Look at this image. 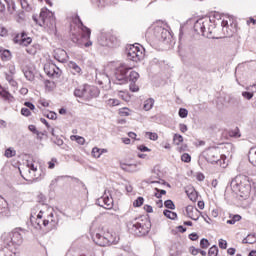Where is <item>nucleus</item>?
<instances>
[{
  "label": "nucleus",
  "mask_w": 256,
  "mask_h": 256,
  "mask_svg": "<svg viewBox=\"0 0 256 256\" xmlns=\"http://www.w3.org/2000/svg\"><path fill=\"white\" fill-rule=\"evenodd\" d=\"M127 228L135 237H145L151 231V220L145 216L136 217L127 222Z\"/></svg>",
  "instance_id": "nucleus-1"
},
{
  "label": "nucleus",
  "mask_w": 256,
  "mask_h": 256,
  "mask_svg": "<svg viewBox=\"0 0 256 256\" xmlns=\"http://www.w3.org/2000/svg\"><path fill=\"white\" fill-rule=\"evenodd\" d=\"M230 187L234 193H240V197H249L251 193V180L243 174L237 175L230 182Z\"/></svg>",
  "instance_id": "nucleus-2"
},
{
  "label": "nucleus",
  "mask_w": 256,
  "mask_h": 256,
  "mask_svg": "<svg viewBox=\"0 0 256 256\" xmlns=\"http://www.w3.org/2000/svg\"><path fill=\"white\" fill-rule=\"evenodd\" d=\"M194 31L197 35L206 37L207 39H221L215 36V26L211 24L210 18H200L194 23Z\"/></svg>",
  "instance_id": "nucleus-3"
},
{
  "label": "nucleus",
  "mask_w": 256,
  "mask_h": 256,
  "mask_svg": "<svg viewBox=\"0 0 256 256\" xmlns=\"http://www.w3.org/2000/svg\"><path fill=\"white\" fill-rule=\"evenodd\" d=\"M2 239L4 241V247L9 251L17 253V249L23 245V235H21L17 230L4 234Z\"/></svg>",
  "instance_id": "nucleus-4"
},
{
  "label": "nucleus",
  "mask_w": 256,
  "mask_h": 256,
  "mask_svg": "<svg viewBox=\"0 0 256 256\" xmlns=\"http://www.w3.org/2000/svg\"><path fill=\"white\" fill-rule=\"evenodd\" d=\"M40 27H47L51 33H57V21L55 13L49 11L47 8H43L39 15Z\"/></svg>",
  "instance_id": "nucleus-5"
},
{
  "label": "nucleus",
  "mask_w": 256,
  "mask_h": 256,
  "mask_svg": "<svg viewBox=\"0 0 256 256\" xmlns=\"http://www.w3.org/2000/svg\"><path fill=\"white\" fill-rule=\"evenodd\" d=\"M99 88L97 86H91L89 84H84L74 90V95L83 99L84 101H91L99 96Z\"/></svg>",
  "instance_id": "nucleus-6"
},
{
  "label": "nucleus",
  "mask_w": 256,
  "mask_h": 256,
  "mask_svg": "<svg viewBox=\"0 0 256 256\" xmlns=\"http://www.w3.org/2000/svg\"><path fill=\"white\" fill-rule=\"evenodd\" d=\"M93 241L99 247H107L109 245H115L119 243V237L114 232H104L103 235L101 233H96L93 236Z\"/></svg>",
  "instance_id": "nucleus-7"
},
{
  "label": "nucleus",
  "mask_w": 256,
  "mask_h": 256,
  "mask_svg": "<svg viewBox=\"0 0 256 256\" xmlns=\"http://www.w3.org/2000/svg\"><path fill=\"white\" fill-rule=\"evenodd\" d=\"M204 159L207 163H216L217 165L222 166L225 163V156L219 153L217 148H208L202 153Z\"/></svg>",
  "instance_id": "nucleus-8"
},
{
  "label": "nucleus",
  "mask_w": 256,
  "mask_h": 256,
  "mask_svg": "<svg viewBox=\"0 0 256 256\" xmlns=\"http://www.w3.org/2000/svg\"><path fill=\"white\" fill-rule=\"evenodd\" d=\"M131 71V67L126 64H120L115 70V85H125V83H129V77L127 73Z\"/></svg>",
  "instance_id": "nucleus-9"
},
{
  "label": "nucleus",
  "mask_w": 256,
  "mask_h": 256,
  "mask_svg": "<svg viewBox=\"0 0 256 256\" xmlns=\"http://www.w3.org/2000/svg\"><path fill=\"white\" fill-rule=\"evenodd\" d=\"M98 43L102 47H118L119 39L111 32H105L100 35Z\"/></svg>",
  "instance_id": "nucleus-10"
},
{
  "label": "nucleus",
  "mask_w": 256,
  "mask_h": 256,
  "mask_svg": "<svg viewBox=\"0 0 256 256\" xmlns=\"http://www.w3.org/2000/svg\"><path fill=\"white\" fill-rule=\"evenodd\" d=\"M222 32L224 37H233L235 33H237V23L233 21L231 18H227L226 20H222Z\"/></svg>",
  "instance_id": "nucleus-11"
},
{
  "label": "nucleus",
  "mask_w": 256,
  "mask_h": 256,
  "mask_svg": "<svg viewBox=\"0 0 256 256\" xmlns=\"http://www.w3.org/2000/svg\"><path fill=\"white\" fill-rule=\"evenodd\" d=\"M76 19L80 25V29L82 31L81 34V39H84L85 41H87L86 43H84V47H91V45H93V42L89 39H91V29L88 28L87 26L83 25V21L81 20V18L79 17V15L76 16Z\"/></svg>",
  "instance_id": "nucleus-12"
},
{
  "label": "nucleus",
  "mask_w": 256,
  "mask_h": 256,
  "mask_svg": "<svg viewBox=\"0 0 256 256\" xmlns=\"http://www.w3.org/2000/svg\"><path fill=\"white\" fill-rule=\"evenodd\" d=\"M142 58H143V52H141L139 47L132 45L127 50V59H129V61H134V63H137Z\"/></svg>",
  "instance_id": "nucleus-13"
},
{
  "label": "nucleus",
  "mask_w": 256,
  "mask_h": 256,
  "mask_svg": "<svg viewBox=\"0 0 256 256\" xmlns=\"http://www.w3.org/2000/svg\"><path fill=\"white\" fill-rule=\"evenodd\" d=\"M154 36L158 41H167L171 37V32L164 27L156 26L154 28Z\"/></svg>",
  "instance_id": "nucleus-14"
},
{
  "label": "nucleus",
  "mask_w": 256,
  "mask_h": 256,
  "mask_svg": "<svg viewBox=\"0 0 256 256\" xmlns=\"http://www.w3.org/2000/svg\"><path fill=\"white\" fill-rule=\"evenodd\" d=\"M186 215L192 221H199V216L202 215V212L197 208H193V206L189 205L186 207Z\"/></svg>",
  "instance_id": "nucleus-15"
},
{
  "label": "nucleus",
  "mask_w": 256,
  "mask_h": 256,
  "mask_svg": "<svg viewBox=\"0 0 256 256\" xmlns=\"http://www.w3.org/2000/svg\"><path fill=\"white\" fill-rule=\"evenodd\" d=\"M7 211H8L7 200H5V198L0 196V215H5Z\"/></svg>",
  "instance_id": "nucleus-16"
},
{
  "label": "nucleus",
  "mask_w": 256,
  "mask_h": 256,
  "mask_svg": "<svg viewBox=\"0 0 256 256\" xmlns=\"http://www.w3.org/2000/svg\"><path fill=\"white\" fill-rule=\"evenodd\" d=\"M122 169L128 173H135V171H138L137 164H122Z\"/></svg>",
  "instance_id": "nucleus-17"
},
{
  "label": "nucleus",
  "mask_w": 256,
  "mask_h": 256,
  "mask_svg": "<svg viewBox=\"0 0 256 256\" xmlns=\"http://www.w3.org/2000/svg\"><path fill=\"white\" fill-rule=\"evenodd\" d=\"M0 57L2 61H10L11 59V51L7 49H0Z\"/></svg>",
  "instance_id": "nucleus-18"
},
{
  "label": "nucleus",
  "mask_w": 256,
  "mask_h": 256,
  "mask_svg": "<svg viewBox=\"0 0 256 256\" xmlns=\"http://www.w3.org/2000/svg\"><path fill=\"white\" fill-rule=\"evenodd\" d=\"M69 67L72 69V73L74 75H81V67H79V65H77V63L71 61L69 62Z\"/></svg>",
  "instance_id": "nucleus-19"
},
{
  "label": "nucleus",
  "mask_w": 256,
  "mask_h": 256,
  "mask_svg": "<svg viewBox=\"0 0 256 256\" xmlns=\"http://www.w3.org/2000/svg\"><path fill=\"white\" fill-rule=\"evenodd\" d=\"M24 77L27 79V81H33L35 79V74L33 73V70L31 68H26L23 70Z\"/></svg>",
  "instance_id": "nucleus-20"
},
{
  "label": "nucleus",
  "mask_w": 256,
  "mask_h": 256,
  "mask_svg": "<svg viewBox=\"0 0 256 256\" xmlns=\"http://www.w3.org/2000/svg\"><path fill=\"white\" fill-rule=\"evenodd\" d=\"M153 105H155V100L153 98H149L144 102V111H151L153 109Z\"/></svg>",
  "instance_id": "nucleus-21"
},
{
  "label": "nucleus",
  "mask_w": 256,
  "mask_h": 256,
  "mask_svg": "<svg viewBox=\"0 0 256 256\" xmlns=\"http://www.w3.org/2000/svg\"><path fill=\"white\" fill-rule=\"evenodd\" d=\"M242 243L253 245V243H256V235L255 234H248L246 238L242 240Z\"/></svg>",
  "instance_id": "nucleus-22"
},
{
  "label": "nucleus",
  "mask_w": 256,
  "mask_h": 256,
  "mask_svg": "<svg viewBox=\"0 0 256 256\" xmlns=\"http://www.w3.org/2000/svg\"><path fill=\"white\" fill-rule=\"evenodd\" d=\"M102 199H104L105 209L113 208V198H109V196L105 195V196H102Z\"/></svg>",
  "instance_id": "nucleus-23"
},
{
  "label": "nucleus",
  "mask_w": 256,
  "mask_h": 256,
  "mask_svg": "<svg viewBox=\"0 0 256 256\" xmlns=\"http://www.w3.org/2000/svg\"><path fill=\"white\" fill-rule=\"evenodd\" d=\"M163 215H165L167 219H171V221H176L177 219V212H173L171 210H164Z\"/></svg>",
  "instance_id": "nucleus-24"
},
{
  "label": "nucleus",
  "mask_w": 256,
  "mask_h": 256,
  "mask_svg": "<svg viewBox=\"0 0 256 256\" xmlns=\"http://www.w3.org/2000/svg\"><path fill=\"white\" fill-rule=\"evenodd\" d=\"M30 221H31V224L33 225V227H35V229H41V225H43V220L35 219V217H33V215H31Z\"/></svg>",
  "instance_id": "nucleus-25"
},
{
  "label": "nucleus",
  "mask_w": 256,
  "mask_h": 256,
  "mask_svg": "<svg viewBox=\"0 0 256 256\" xmlns=\"http://www.w3.org/2000/svg\"><path fill=\"white\" fill-rule=\"evenodd\" d=\"M248 159L251 165H254L256 167V155H255V149H250L248 153Z\"/></svg>",
  "instance_id": "nucleus-26"
},
{
  "label": "nucleus",
  "mask_w": 256,
  "mask_h": 256,
  "mask_svg": "<svg viewBox=\"0 0 256 256\" xmlns=\"http://www.w3.org/2000/svg\"><path fill=\"white\" fill-rule=\"evenodd\" d=\"M138 80H139V74L135 71H131L128 76V81H130V83H137Z\"/></svg>",
  "instance_id": "nucleus-27"
},
{
  "label": "nucleus",
  "mask_w": 256,
  "mask_h": 256,
  "mask_svg": "<svg viewBox=\"0 0 256 256\" xmlns=\"http://www.w3.org/2000/svg\"><path fill=\"white\" fill-rule=\"evenodd\" d=\"M4 155L7 157V159H11V157H15L17 155V151H15L13 148H8L6 149Z\"/></svg>",
  "instance_id": "nucleus-28"
},
{
  "label": "nucleus",
  "mask_w": 256,
  "mask_h": 256,
  "mask_svg": "<svg viewBox=\"0 0 256 256\" xmlns=\"http://www.w3.org/2000/svg\"><path fill=\"white\" fill-rule=\"evenodd\" d=\"M208 255L209 256L219 255V248L217 247V245H213L212 247L209 248Z\"/></svg>",
  "instance_id": "nucleus-29"
},
{
  "label": "nucleus",
  "mask_w": 256,
  "mask_h": 256,
  "mask_svg": "<svg viewBox=\"0 0 256 256\" xmlns=\"http://www.w3.org/2000/svg\"><path fill=\"white\" fill-rule=\"evenodd\" d=\"M8 11L13 14L15 11V2L13 0H5Z\"/></svg>",
  "instance_id": "nucleus-30"
},
{
  "label": "nucleus",
  "mask_w": 256,
  "mask_h": 256,
  "mask_svg": "<svg viewBox=\"0 0 256 256\" xmlns=\"http://www.w3.org/2000/svg\"><path fill=\"white\" fill-rule=\"evenodd\" d=\"M229 136L234 137L235 139H239V137H241V132H239V128L236 127L234 130H230Z\"/></svg>",
  "instance_id": "nucleus-31"
},
{
  "label": "nucleus",
  "mask_w": 256,
  "mask_h": 256,
  "mask_svg": "<svg viewBox=\"0 0 256 256\" xmlns=\"http://www.w3.org/2000/svg\"><path fill=\"white\" fill-rule=\"evenodd\" d=\"M237 221H241V215L236 214L234 215L230 220H227V224L228 225H235V223H237Z\"/></svg>",
  "instance_id": "nucleus-32"
},
{
  "label": "nucleus",
  "mask_w": 256,
  "mask_h": 256,
  "mask_svg": "<svg viewBox=\"0 0 256 256\" xmlns=\"http://www.w3.org/2000/svg\"><path fill=\"white\" fill-rule=\"evenodd\" d=\"M17 255V252L11 251L6 248V250H0V256H15Z\"/></svg>",
  "instance_id": "nucleus-33"
},
{
  "label": "nucleus",
  "mask_w": 256,
  "mask_h": 256,
  "mask_svg": "<svg viewBox=\"0 0 256 256\" xmlns=\"http://www.w3.org/2000/svg\"><path fill=\"white\" fill-rule=\"evenodd\" d=\"M146 137H148L150 141H157L159 139V135L155 132H146Z\"/></svg>",
  "instance_id": "nucleus-34"
},
{
  "label": "nucleus",
  "mask_w": 256,
  "mask_h": 256,
  "mask_svg": "<svg viewBox=\"0 0 256 256\" xmlns=\"http://www.w3.org/2000/svg\"><path fill=\"white\" fill-rule=\"evenodd\" d=\"M21 7L22 9H24L25 11H31V5L29 4V2L27 0H21L20 1Z\"/></svg>",
  "instance_id": "nucleus-35"
},
{
  "label": "nucleus",
  "mask_w": 256,
  "mask_h": 256,
  "mask_svg": "<svg viewBox=\"0 0 256 256\" xmlns=\"http://www.w3.org/2000/svg\"><path fill=\"white\" fill-rule=\"evenodd\" d=\"M143 203H145V198L139 196L136 200H134L133 206L134 207H141V205H143Z\"/></svg>",
  "instance_id": "nucleus-36"
},
{
  "label": "nucleus",
  "mask_w": 256,
  "mask_h": 256,
  "mask_svg": "<svg viewBox=\"0 0 256 256\" xmlns=\"http://www.w3.org/2000/svg\"><path fill=\"white\" fill-rule=\"evenodd\" d=\"M209 245H211V243H209V240L207 238H202L200 240L201 249H208Z\"/></svg>",
  "instance_id": "nucleus-37"
},
{
  "label": "nucleus",
  "mask_w": 256,
  "mask_h": 256,
  "mask_svg": "<svg viewBox=\"0 0 256 256\" xmlns=\"http://www.w3.org/2000/svg\"><path fill=\"white\" fill-rule=\"evenodd\" d=\"M173 141L176 145L183 143V136L181 134H174Z\"/></svg>",
  "instance_id": "nucleus-38"
},
{
  "label": "nucleus",
  "mask_w": 256,
  "mask_h": 256,
  "mask_svg": "<svg viewBox=\"0 0 256 256\" xmlns=\"http://www.w3.org/2000/svg\"><path fill=\"white\" fill-rule=\"evenodd\" d=\"M102 153H103V151H102L101 149L97 148V147H94V148L92 149V155H93V157H95L96 159H99V157H101Z\"/></svg>",
  "instance_id": "nucleus-39"
},
{
  "label": "nucleus",
  "mask_w": 256,
  "mask_h": 256,
  "mask_svg": "<svg viewBox=\"0 0 256 256\" xmlns=\"http://www.w3.org/2000/svg\"><path fill=\"white\" fill-rule=\"evenodd\" d=\"M178 115L179 117H181V119H185L187 118V115H189V111L186 108H180L178 111Z\"/></svg>",
  "instance_id": "nucleus-40"
},
{
  "label": "nucleus",
  "mask_w": 256,
  "mask_h": 256,
  "mask_svg": "<svg viewBox=\"0 0 256 256\" xmlns=\"http://www.w3.org/2000/svg\"><path fill=\"white\" fill-rule=\"evenodd\" d=\"M164 207H166V209H171L173 211L175 210V203L173 202V200H166L164 202Z\"/></svg>",
  "instance_id": "nucleus-41"
},
{
  "label": "nucleus",
  "mask_w": 256,
  "mask_h": 256,
  "mask_svg": "<svg viewBox=\"0 0 256 256\" xmlns=\"http://www.w3.org/2000/svg\"><path fill=\"white\" fill-rule=\"evenodd\" d=\"M0 95L1 97H3V99H6V100H9V98L11 97V93L4 90L1 86H0Z\"/></svg>",
  "instance_id": "nucleus-42"
},
{
  "label": "nucleus",
  "mask_w": 256,
  "mask_h": 256,
  "mask_svg": "<svg viewBox=\"0 0 256 256\" xmlns=\"http://www.w3.org/2000/svg\"><path fill=\"white\" fill-rule=\"evenodd\" d=\"M29 131H31V133H33L34 135H37V137H39V135L41 134V132H39V130H37V126L31 124L28 126Z\"/></svg>",
  "instance_id": "nucleus-43"
},
{
  "label": "nucleus",
  "mask_w": 256,
  "mask_h": 256,
  "mask_svg": "<svg viewBox=\"0 0 256 256\" xmlns=\"http://www.w3.org/2000/svg\"><path fill=\"white\" fill-rule=\"evenodd\" d=\"M45 73L48 75V77H54L55 73L58 74L57 71H55V68H52V70H47V66L44 67Z\"/></svg>",
  "instance_id": "nucleus-44"
},
{
  "label": "nucleus",
  "mask_w": 256,
  "mask_h": 256,
  "mask_svg": "<svg viewBox=\"0 0 256 256\" xmlns=\"http://www.w3.org/2000/svg\"><path fill=\"white\" fill-rule=\"evenodd\" d=\"M29 55H37V46H32L26 49Z\"/></svg>",
  "instance_id": "nucleus-45"
},
{
  "label": "nucleus",
  "mask_w": 256,
  "mask_h": 256,
  "mask_svg": "<svg viewBox=\"0 0 256 256\" xmlns=\"http://www.w3.org/2000/svg\"><path fill=\"white\" fill-rule=\"evenodd\" d=\"M181 161H183L184 163H191V155L184 153L181 156Z\"/></svg>",
  "instance_id": "nucleus-46"
},
{
  "label": "nucleus",
  "mask_w": 256,
  "mask_h": 256,
  "mask_svg": "<svg viewBox=\"0 0 256 256\" xmlns=\"http://www.w3.org/2000/svg\"><path fill=\"white\" fill-rule=\"evenodd\" d=\"M242 97H244V99H248V101H249V100L253 99V92L244 91V92H242Z\"/></svg>",
  "instance_id": "nucleus-47"
},
{
  "label": "nucleus",
  "mask_w": 256,
  "mask_h": 256,
  "mask_svg": "<svg viewBox=\"0 0 256 256\" xmlns=\"http://www.w3.org/2000/svg\"><path fill=\"white\" fill-rule=\"evenodd\" d=\"M96 205H98V207H103V209H105V198H102V197H100V198H98L97 200H96Z\"/></svg>",
  "instance_id": "nucleus-48"
},
{
  "label": "nucleus",
  "mask_w": 256,
  "mask_h": 256,
  "mask_svg": "<svg viewBox=\"0 0 256 256\" xmlns=\"http://www.w3.org/2000/svg\"><path fill=\"white\" fill-rule=\"evenodd\" d=\"M44 116H46L47 119H51L52 121H55V119H57V113L55 112H49L47 114H44Z\"/></svg>",
  "instance_id": "nucleus-49"
},
{
  "label": "nucleus",
  "mask_w": 256,
  "mask_h": 256,
  "mask_svg": "<svg viewBox=\"0 0 256 256\" xmlns=\"http://www.w3.org/2000/svg\"><path fill=\"white\" fill-rule=\"evenodd\" d=\"M121 117H129V108H122L119 111Z\"/></svg>",
  "instance_id": "nucleus-50"
},
{
  "label": "nucleus",
  "mask_w": 256,
  "mask_h": 256,
  "mask_svg": "<svg viewBox=\"0 0 256 256\" xmlns=\"http://www.w3.org/2000/svg\"><path fill=\"white\" fill-rule=\"evenodd\" d=\"M32 41L33 39H31V37L23 38V40H21V44L27 47V45H31Z\"/></svg>",
  "instance_id": "nucleus-51"
},
{
  "label": "nucleus",
  "mask_w": 256,
  "mask_h": 256,
  "mask_svg": "<svg viewBox=\"0 0 256 256\" xmlns=\"http://www.w3.org/2000/svg\"><path fill=\"white\" fill-rule=\"evenodd\" d=\"M21 115H23L24 117H30L31 110H29V108H22L21 109Z\"/></svg>",
  "instance_id": "nucleus-52"
},
{
  "label": "nucleus",
  "mask_w": 256,
  "mask_h": 256,
  "mask_svg": "<svg viewBox=\"0 0 256 256\" xmlns=\"http://www.w3.org/2000/svg\"><path fill=\"white\" fill-rule=\"evenodd\" d=\"M188 197L190 201H193V202L197 201V197H198L197 192L196 191L191 192L190 194H188Z\"/></svg>",
  "instance_id": "nucleus-53"
},
{
  "label": "nucleus",
  "mask_w": 256,
  "mask_h": 256,
  "mask_svg": "<svg viewBox=\"0 0 256 256\" xmlns=\"http://www.w3.org/2000/svg\"><path fill=\"white\" fill-rule=\"evenodd\" d=\"M218 245L220 249H227V240L220 239Z\"/></svg>",
  "instance_id": "nucleus-54"
},
{
  "label": "nucleus",
  "mask_w": 256,
  "mask_h": 256,
  "mask_svg": "<svg viewBox=\"0 0 256 256\" xmlns=\"http://www.w3.org/2000/svg\"><path fill=\"white\" fill-rule=\"evenodd\" d=\"M24 106L27 107L26 109H30V111H35V104L32 102H25Z\"/></svg>",
  "instance_id": "nucleus-55"
},
{
  "label": "nucleus",
  "mask_w": 256,
  "mask_h": 256,
  "mask_svg": "<svg viewBox=\"0 0 256 256\" xmlns=\"http://www.w3.org/2000/svg\"><path fill=\"white\" fill-rule=\"evenodd\" d=\"M130 91H132V93H137V91H139V86H137L135 83L131 82L130 83Z\"/></svg>",
  "instance_id": "nucleus-56"
},
{
  "label": "nucleus",
  "mask_w": 256,
  "mask_h": 256,
  "mask_svg": "<svg viewBox=\"0 0 256 256\" xmlns=\"http://www.w3.org/2000/svg\"><path fill=\"white\" fill-rule=\"evenodd\" d=\"M189 251H190V253H191V255H197L198 253H199V251H201V249H199V248H195L194 246H191L190 248H189Z\"/></svg>",
  "instance_id": "nucleus-57"
},
{
  "label": "nucleus",
  "mask_w": 256,
  "mask_h": 256,
  "mask_svg": "<svg viewBox=\"0 0 256 256\" xmlns=\"http://www.w3.org/2000/svg\"><path fill=\"white\" fill-rule=\"evenodd\" d=\"M138 151H141L142 153H147V152L151 151V149H149L145 145H140V146H138Z\"/></svg>",
  "instance_id": "nucleus-58"
},
{
  "label": "nucleus",
  "mask_w": 256,
  "mask_h": 256,
  "mask_svg": "<svg viewBox=\"0 0 256 256\" xmlns=\"http://www.w3.org/2000/svg\"><path fill=\"white\" fill-rule=\"evenodd\" d=\"M57 163L56 158H52L50 162H48V169H55V164Z\"/></svg>",
  "instance_id": "nucleus-59"
},
{
  "label": "nucleus",
  "mask_w": 256,
  "mask_h": 256,
  "mask_svg": "<svg viewBox=\"0 0 256 256\" xmlns=\"http://www.w3.org/2000/svg\"><path fill=\"white\" fill-rule=\"evenodd\" d=\"M188 238L190 239V241H197V239H199V235L195 232L189 234Z\"/></svg>",
  "instance_id": "nucleus-60"
},
{
  "label": "nucleus",
  "mask_w": 256,
  "mask_h": 256,
  "mask_svg": "<svg viewBox=\"0 0 256 256\" xmlns=\"http://www.w3.org/2000/svg\"><path fill=\"white\" fill-rule=\"evenodd\" d=\"M72 41L73 43H78V45H81V39L79 36H77V34H72Z\"/></svg>",
  "instance_id": "nucleus-61"
},
{
  "label": "nucleus",
  "mask_w": 256,
  "mask_h": 256,
  "mask_svg": "<svg viewBox=\"0 0 256 256\" xmlns=\"http://www.w3.org/2000/svg\"><path fill=\"white\" fill-rule=\"evenodd\" d=\"M38 201H39V203H42V205H44L45 202L47 201V198L45 197V195L40 194V195H38Z\"/></svg>",
  "instance_id": "nucleus-62"
},
{
  "label": "nucleus",
  "mask_w": 256,
  "mask_h": 256,
  "mask_svg": "<svg viewBox=\"0 0 256 256\" xmlns=\"http://www.w3.org/2000/svg\"><path fill=\"white\" fill-rule=\"evenodd\" d=\"M76 137V141L79 145H85V138L81 137V136H75Z\"/></svg>",
  "instance_id": "nucleus-63"
},
{
  "label": "nucleus",
  "mask_w": 256,
  "mask_h": 256,
  "mask_svg": "<svg viewBox=\"0 0 256 256\" xmlns=\"http://www.w3.org/2000/svg\"><path fill=\"white\" fill-rule=\"evenodd\" d=\"M179 129L181 131V133H187V125L186 124H179Z\"/></svg>",
  "instance_id": "nucleus-64"
}]
</instances>
